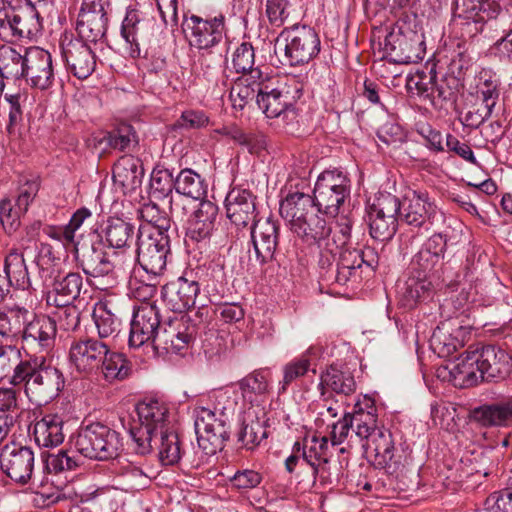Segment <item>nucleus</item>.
Segmentation results:
<instances>
[{
	"label": "nucleus",
	"mask_w": 512,
	"mask_h": 512,
	"mask_svg": "<svg viewBox=\"0 0 512 512\" xmlns=\"http://www.w3.org/2000/svg\"><path fill=\"white\" fill-rule=\"evenodd\" d=\"M4 271L14 287L23 290L30 287V279L24 256L17 249H11L6 255Z\"/></svg>",
	"instance_id": "nucleus-46"
},
{
	"label": "nucleus",
	"mask_w": 512,
	"mask_h": 512,
	"mask_svg": "<svg viewBox=\"0 0 512 512\" xmlns=\"http://www.w3.org/2000/svg\"><path fill=\"white\" fill-rule=\"evenodd\" d=\"M437 213V206L427 192L413 190L408 192L400 203V219L414 227L431 224Z\"/></svg>",
	"instance_id": "nucleus-22"
},
{
	"label": "nucleus",
	"mask_w": 512,
	"mask_h": 512,
	"mask_svg": "<svg viewBox=\"0 0 512 512\" xmlns=\"http://www.w3.org/2000/svg\"><path fill=\"white\" fill-rule=\"evenodd\" d=\"M57 310L54 312L57 327L64 331H75L80 324V312L76 306L66 304L63 306H55Z\"/></svg>",
	"instance_id": "nucleus-61"
},
{
	"label": "nucleus",
	"mask_w": 512,
	"mask_h": 512,
	"mask_svg": "<svg viewBox=\"0 0 512 512\" xmlns=\"http://www.w3.org/2000/svg\"><path fill=\"white\" fill-rule=\"evenodd\" d=\"M265 75L260 69L252 70L246 75H242L233 84L230 90V99L235 109L242 110L246 105L257 101L259 90L262 89Z\"/></svg>",
	"instance_id": "nucleus-34"
},
{
	"label": "nucleus",
	"mask_w": 512,
	"mask_h": 512,
	"mask_svg": "<svg viewBox=\"0 0 512 512\" xmlns=\"http://www.w3.org/2000/svg\"><path fill=\"white\" fill-rule=\"evenodd\" d=\"M82 286V276L76 272L56 278L53 289L47 294V304L53 306L72 304L79 296Z\"/></svg>",
	"instance_id": "nucleus-38"
},
{
	"label": "nucleus",
	"mask_w": 512,
	"mask_h": 512,
	"mask_svg": "<svg viewBox=\"0 0 512 512\" xmlns=\"http://www.w3.org/2000/svg\"><path fill=\"white\" fill-rule=\"evenodd\" d=\"M25 62V53L21 54L10 46L0 48V71L4 78H22Z\"/></svg>",
	"instance_id": "nucleus-52"
},
{
	"label": "nucleus",
	"mask_w": 512,
	"mask_h": 512,
	"mask_svg": "<svg viewBox=\"0 0 512 512\" xmlns=\"http://www.w3.org/2000/svg\"><path fill=\"white\" fill-rule=\"evenodd\" d=\"M239 388L243 397L252 402L256 396L268 391V381L262 372L255 371L239 381Z\"/></svg>",
	"instance_id": "nucleus-58"
},
{
	"label": "nucleus",
	"mask_w": 512,
	"mask_h": 512,
	"mask_svg": "<svg viewBox=\"0 0 512 512\" xmlns=\"http://www.w3.org/2000/svg\"><path fill=\"white\" fill-rule=\"evenodd\" d=\"M477 366V349H475V346H470L463 354L451 360L447 369L453 384L464 388L483 381L482 376H480V369Z\"/></svg>",
	"instance_id": "nucleus-30"
},
{
	"label": "nucleus",
	"mask_w": 512,
	"mask_h": 512,
	"mask_svg": "<svg viewBox=\"0 0 512 512\" xmlns=\"http://www.w3.org/2000/svg\"><path fill=\"white\" fill-rule=\"evenodd\" d=\"M143 176L144 169L141 161L132 155L122 156L114 164L113 181L122 188L124 193H131L139 188Z\"/></svg>",
	"instance_id": "nucleus-33"
},
{
	"label": "nucleus",
	"mask_w": 512,
	"mask_h": 512,
	"mask_svg": "<svg viewBox=\"0 0 512 512\" xmlns=\"http://www.w3.org/2000/svg\"><path fill=\"white\" fill-rule=\"evenodd\" d=\"M312 348L307 349L300 356L293 358L282 367L283 378L279 382V392L284 393L293 383L304 377L309 371L316 373L311 361Z\"/></svg>",
	"instance_id": "nucleus-43"
},
{
	"label": "nucleus",
	"mask_w": 512,
	"mask_h": 512,
	"mask_svg": "<svg viewBox=\"0 0 512 512\" xmlns=\"http://www.w3.org/2000/svg\"><path fill=\"white\" fill-rule=\"evenodd\" d=\"M174 188L177 193L194 200L201 199L206 193L200 175L191 169H184L178 174L174 180Z\"/></svg>",
	"instance_id": "nucleus-51"
},
{
	"label": "nucleus",
	"mask_w": 512,
	"mask_h": 512,
	"mask_svg": "<svg viewBox=\"0 0 512 512\" xmlns=\"http://www.w3.org/2000/svg\"><path fill=\"white\" fill-rule=\"evenodd\" d=\"M348 414L352 423L349 443L360 444L378 468L395 472L401 465L402 455L395 448L391 432L378 426L374 400L367 395L363 396L354 404L353 412Z\"/></svg>",
	"instance_id": "nucleus-1"
},
{
	"label": "nucleus",
	"mask_w": 512,
	"mask_h": 512,
	"mask_svg": "<svg viewBox=\"0 0 512 512\" xmlns=\"http://www.w3.org/2000/svg\"><path fill=\"white\" fill-rule=\"evenodd\" d=\"M174 187L172 174L168 170L153 172L150 180V194L155 199L167 197Z\"/></svg>",
	"instance_id": "nucleus-62"
},
{
	"label": "nucleus",
	"mask_w": 512,
	"mask_h": 512,
	"mask_svg": "<svg viewBox=\"0 0 512 512\" xmlns=\"http://www.w3.org/2000/svg\"><path fill=\"white\" fill-rule=\"evenodd\" d=\"M400 210L398 198L390 193L381 194L367 208L369 232L373 239L390 240L397 229V218Z\"/></svg>",
	"instance_id": "nucleus-13"
},
{
	"label": "nucleus",
	"mask_w": 512,
	"mask_h": 512,
	"mask_svg": "<svg viewBox=\"0 0 512 512\" xmlns=\"http://www.w3.org/2000/svg\"><path fill=\"white\" fill-rule=\"evenodd\" d=\"M154 448L158 449L159 460L163 465L177 464L182 457V449L175 427L167 433L159 434Z\"/></svg>",
	"instance_id": "nucleus-48"
},
{
	"label": "nucleus",
	"mask_w": 512,
	"mask_h": 512,
	"mask_svg": "<svg viewBox=\"0 0 512 512\" xmlns=\"http://www.w3.org/2000/svg\"><path fill=\"white\" fill-rule=\"evenodd\" d=\"M276 46L284 51V58L290 66L309 63L320 52V39L316 31L306 25L285 28L277 38Z\"/></svg>",
	"instance_id": "nucleus-7"
},
{
	"label": "nucleus",
	"mask_w": 512,
	"mask_h": 512,
	"mask_svg": "<svg viewBox=\"0 0 512 512\" xmlns=\"http://www.w3.org/2000/svg\"><path fill=\"white\" fill-rule=\"evenodd\" d=\"M57 333L56 320L47 315H34L25 322L22 338L29 347H35L39 352L50 350L55 342Z\"/></svg>",
	"instance_id": "nucleus-28"
},
{
	"label": "nucleus",
	"mask_w": 512,
	"mask_h": 512,
	"mask_svg": "<svg viewBox=\"0 0 512 512\" xmlns=\"http://www.w3.org/2000/svg\"><path fill=\"white\" fill-rule=\"evenodd\" d=\"M80 264L84 273L92 277L108 275L115 267L105 251L93 246L82 254Z\"/></svg>",
	"instance_id": "nucleus-45"
},
{
	"label": "nucleus",
	"mask_w": 512,
	"mask_h": 512,
	"mask_svg": "<svg viewBox=\"0 0 512 512\" xmlns=\"http://www.w3.org/2000/svg\"><path fill=\"white\" fill-rule=\"evenodd\" d=\"M196 334L197 328L188 316H175L162 324L155 340L153 355L181 353L183 350L188 349L194 341Z\"/></svg>",
	"instance_id": "nucleus-14"
},
{
	"label": "nucleus",
	"mask_w": 512,
	"mask_h": 512,
	"mask_svg": "<svg viewBox=\"0 0 512 512\" xmlns=\"http://www.w3.org/2000/svg\"><path fill=\"white\" fill-rule=\"evenodd\" d=\"M135 236V227L131 223L120 219L111 218L104 229V237L112 248L121 249L130 247Z\"/></svg>",
	"instance_id": "nucleus-44"
},
{
	"label": "nucleus",
	"mask_w": 512,
	"mask_h": 512,
	"mask_svg": "<svg viewBox=\"0 0 512 512\" xmlns=\"http://www.w3.org/2000/svg\"><path fill=\"white\" fill-rule=\"evenodd\" d=\"M8 12L9 18H6L0 29V38L3 41L30 38L40 32L42 25L39 13L31 3L12 6Z\"/></svg>",
	"instance_id": "nucleus-19"
},
{
	"label": "nucleus",
	"mask_w": 512,
	"mask_h": 512,
	"mask_svg": "<svg viewBox=\"0 0 512 512\" xmlns=\"http://www.w3.org/2000/svg\"><path fill=\"white\" fill-rule=\"evenodd\" d=\"M141 217L150 224L149 228H144L140 230V232L146 233H156L162 232L164 235H168V231L171 227V220L167 216V214L160 210V208L155 203H148L143 205L140 210Z\"/></svg>",
	"instance_id": "nucleus-55"
},
{
	"label": "nucleus",
	"mask_w": 512,
	"mask_h": 512,
	"mask_svg": "<svg viewBox=\"0 0 512 512\" xmlns=\"http://www.w3.org/2000/svg\"><path fill=\"white\" fill-rule=\"evenodd\" d=\"M108 18L102 0H83L77 15L75 29L79 40L97 43L107 31Z\"/></svg>",
	"instance_id": "nucleus-18"
},
{
	"label": "nucleus",
	"mask_w": 512,
	"mask_h": 512,
	"mask_svg": "<svg viewBox=\"0 0 512 512\" xmlns=\"http://www.w3.org/2000/svg\"><path fill=\"white\" fill-rule=\"evenodd\" d=\"M454 14L502 32L511 25L510 15L498 0H455Z\"/></svg>",
	"instance_id": "nucleus-12"
},
{
	"label": "nucleus",
	"mask_w": 512,
	"mask_h": 512,
	"mask_svg": "<svg viewBox=\"0 0 512 512\" xmlns=\"http://www.w3.org/2000/svg\"><path fill=\"white\" fill-rule=\"evenodd\" d=\"M432 280L412 273L397 284V295L401 306L411 309L420 301L429 296L432 288Z\"/></svg>",
	"instance_id": "nucleus-36"
},
{
	"label": "nucleus",
	"mask_w": 512,
	"mask_h": 512,
	"mask_svg": "<svg viewBox=\"0 0 512 512\" xmlns=\"http://www.w3.org/2000/svg\"><path fill=\"white\" fill-rule=\"evenodd\" d=\"M71 443L84 457L99 461L116 458L123 448L120 434L98 422L80 427Z\"/></svg>",
	"instance_id": "nucleus-5"
},
{
	"label": "nucleus",
	"mask_w": 512,
	"mask_h": 512,
	"mask_svg": "<svg viewBox=\"0 0 512 512\" xmlns=\"http://www.w3.org/2000/svg\"><path fill=\"white\" fill-rule=\"evenodd\" d=\"M478 369L483 381L504 379L512 368L511 356L496 345H476Z\"/></svg>",
	"instance_id": "nucleus-24"
},
{
	"label": "nucleus",
	"mask_w": 512,
	"mask_h": 512,
	"mask_svg": "<svg viewBox=\"0 0 512 512\" xmlns=\"http://www.w3.org/2000/svg\"><path fill=\"white\" fill-rule=\"evenodd\" d=\"M193 416L199 448L206 455H214L222 450L229 438L226 414L199 406L194 408Z\"/></svg>",
	"instance_id": "nucleus-8"
},
{
	"label": "nucleus",
	"mask_w": 512,
	"mask_h": 512,
	"mask_svg": "<svg viewBox=\"0 0 512 512\" xmlns=\"http://www.w3.org/2000/svg\"><path fill=\"white\" fill-rule=\"evenodd\" d=\"M279 224L271 218L256 220L251 228V242L256 260L261 264L273 259L278 245Z\"/></svg>",
	"instance_id": "nucleus-26"
},
{
	"label": "nucleus",
	"mask_w": 512,
	"mask_h": 512,
	"mask_svg": "<svg viewBox=\"0 0 512 512\" xmlns=\"http://www.w3.org/2000/svg\"><path fill=\"white\" fill-rule=\"evenodd\" d=\"M266 438L265 420L258 417L255 410L248 409L243 415L238 441L243 448L254 450Z\"/></svg>",
	"instance_id": "nucleus-41"
},
{
	"label": "nucleus",
	"mask_w": 512,
	"mask_h": 512,
	"mask_svg": "<svg viewBox=\"0 0 512 512\" xmlns=\"http://www.w3.org/2000/svg\"><path fill=\"white\" fill-rule=\"evenodd\" d=\"M446 239L441 234H433L420 250L414 255L410 263V271L421 275L432 282L441 277Z\"/></svg>",
	"instance_id": "nucleus-20"
},
{
	"label": "nucleus",
	"mask_w": 512,
	"mask_h": 512,
	"mask_svg": "<svg viewBox=\"0 0 512 512\" xmlns=\"http://www.w3.org/2000/svg\"><path fill=\"white\" fill-rule=\"evenodd\" d=\"M320 387L339 395H351L356 391V381L348 368L329 366L320 376Z\"/></svg>",
	"instance_id": "nucleus-40"
},
{
	"label": "nucleus",
	"mask_w": 512,
	"mask_h": 512,
	"mask_svg": "<svg viewBox=\"0 0 512 512\" xmlns=\"http://www.w3.org/2000/svg\"><path fill=\"white\" fill-rule=\"evenodd\" d=\"M136 252V261L141 269L146 275L152 276V279H158L166 269L167 256L170 252L169 235H164L162 232H140ZM128 261L129 264L135 261L131 254Z\"/></svg>",
	"instance_id": "nucleus-10"
},
{
	"label": "nucleus",
	"mask_w": 512,
	"mask_h": 512,
	"mask_svg": "<svg viewBox=\"0 0 512 512\" xmlns=\"http://www.w3.org/2000/svg\"><path fill=\"white\" fill-rule=\"evenodd\" d=\"M92 317L100 340L109 338L118 333L120 320L108 309L107 304H96Z\"/></svg>",
	"instance_id": "nucleus-53"
},
{
	"label": "nucleus",
	"mask_w": 512,
	"mask_h": 512,
	"mask_svg": "<svg viewBox=\"0 0 512 512\" xmlns=\"http://www.w3.org/2000/svg\"><path fill=\"white\" fill-rule=\"evenodd\" d=\"M350 195V181L338 170L322 172L315 183L314 203L318 212L336 217Z\"/></svg>",
	"instance_id": "nucleus-9"
},
{
	"label": "nucleus",
	"mask_w": 512,
	"mask_h": 512,
	"mask_svg": "<svg viewBox=\"0 0 512 512\" xmlns=\"http://www.w3.org/2000/svg\"><path fill=\"white\" fill-rule=\"evenodd\" d=\"M462 334L461 327L453 329L450 324L442 323L433 331L430 347L439 357H450L463 346V340L460 339Z\"/></svg>",
	"instance_id": "nucleus-39"
},
{
	"label": "nucleus",
	"mask_w": 512,
	"mask_h": 512,
	"mask_svg": "<svg viewBox=\"0 0 512 512\" xmlns=\"http://www.w3.org/2000/svg\"><path fill=\"white\" fill-rule=\"evenodd\" d=\"M500 80L498 76L491 70H482L478 77L477 95L482 101V105H486L494 109L499 99Z\"/></svg>",
	"instance_id": "nucleus-50"
},
{
	"label": "nucleus",
	"mask_w": 512,
	"mask_h": 512,
	"mask_svg": "<svg viewBox=\"0 0 512 512\" xmlns=\"http://www.w3.org/2000/svg\"><path fill=\"white\" fill-rule=\"evenodd\" d=\"M227 217L236 226H246L254 219V197L248 190L232 189L225 200Z\"/></svg>",
	"instance_id": "nucleus-35"
},
{
	"label": "nucleus",
	"mask_w": 512,
	"mask_h": 512,
	"mask_svg": "<svg viewBox=\"0 0 512 512\" xmlns=\"http://www.w3.org/2000/svg\"><path fill=\"white\" fill-rule=\"evenodd\" d=\"M22 361V354L17 346L0 344V381L11 372L15 374Z\"/></svg>",
	"instance_id": "nucleus-59"
},
{
	"label": "nucleus",
	"mask_w": 512,
	"mask_h": 512,
	"mask_svg": "<svg viewBox=\"0 0 512 512\" xmlns=\"http://www.w3.org/2000/svg\"><path fill=\"white\" fill-rule=\"evenodd\" d=\"M280 215L285 219L292 231L295 225H299L302 219H305L311 213L317 210L314 199L309 194L303 192H293L280 202Z\"/></svg>",
	"instance_id": "nucleus-32"
},
{
	"label": "nucleus",
	"mask_w": 512,
	"mask_h": 512,
	"mask_svg": "<svg viewBox=\"0 0 512 512\" xmlns=\"http://www.w3.org/2000/svg\"><path fill=\"white\" fill-rule=\"evenodd\" d=\"M70 367L84 376H102L113 382L128 377L130 367L122 353L113 351L110 345L94 337L74 339L69 348Z\"/></svg>",
	"instance_id": "nucleus-2"
},
{
	"label": "nucleus",
	"mask_w": 512,
	"mask_h": 512,
	"mask_svg": "<svg viewBox=\"0 0 512 512\" xmlns=\"http://www.w3.org/2000/svg\"><path fill=\"white\" fill-rule=\"evenodd\" d=\"M301 95V89L294 86L293 90L286 83H275L265 76L262 89L257 96V105L268 118H280L284 121L293 120L294 103Z\"/></svg>",
	"instance_id": "nucleus-11"
},
{
	"label": "nucleus",
	"mask_w": 512,
	"mask_h": 512,
	"mask_svg": "<svg viewBox=\"0 0 512 512\" xmlns=\"http://www.w3.org/2000/svg\"><path fill=\"white\" fill-rule=\"evenodd\" d=\"M25 60L22 78L33 87L42 90L49 88L54 81L50 53L40 47H30L25 49Z\"/></svg>",
	"instance_id": "nucleus-23"
},
{
	"label": "nucleus",
	"mask_w": 512,
	"mask_h": 512,
	"mask_svg": "<svg viewBox=\"0 0 512 512\" xmlns=\"http://www.w3.org/2000/svg\"><path fill=\"white\" fill-rule=\"evenodd\" d=\"M159 309L156 304L139 305L133 314L129 335V347L155 351V340L162 327Z\"/></svg>",
	"instance_id": "nucleus-16"
},
{
	"label": "nucleus",
	"mask_w": 512,
	"mask_h": 512,
	"mask_svg": "<svg viewBox=\"0 0 512 512\" xmlns=\"http://www.w3.org/2000/svg\"><path fill=\"white\" fill-rule=\"evenodd\" d=\"M363 264L360 257V250L345 249L340 253L337 264L336 281L339 284H345Z\"/></svg>",
	"instance_id": "nucleus-56"
},
{
	"label": "nucleus",
	"mask_w": 512,
	"mask_h": 512,
	"mask_svg": "<svg viewBox=\"0 0 512 512\" xmlns=\"http://www.w3.org/2000/svg\"><path fill=\"white\" fill-rule=\"evenodd\" d=\"M9 382L13 386L24 385L29 401L39 406L56 398L64 386L62 373L47 365L43 356L23 359Z\"/></svg>",
	"instance_id": "nucleus-3"
},
{
	"label": "nucleus",
	"mask_w": 512,
	"mask_h": 512,
	"mask_svg": "<svg viewBox=\"0 0 512 512\" xmlns=\"http://www.w3.org/2000/svg\"><path fill=\"white\" fill-rule=\"evenodd\" d=\"M28 316L29 311L19 306L0 311V335L8 339H14L21 333L23 334Z\"/></svg>",
	"instance_id": "nucleus-47"
},
{
	"label": "nucleus",
	"mask_w": 512,
	"mask_h": 512,
	"mask_svg": "<svg viewBox=\"0 0 512 512\" xmlns=\"http://www.w3.org/2000/svg\"><path fill=\"white\" fill-rule=\"evenodd\" d=\"M199 290L198 282L180 277L163 286L162 298L170 310L183 313L195 305Z\"/></svg>",
	"instance_id": "nucleus-29"
},
{
	"label": "nucleus",
	"mask_w": 512,
	"mask_h": 512,
	"mask_svg": "<svg viewBox=\"0 0 512 512\" xmlns=\"http://www.w3.org/2000/svg\"><path fill=\"white\" fill-rule=\"evenodd\" d=\"M314 211L299 225H295L292 233L308 245H317L319 249L333 252L338 245L335 239H330L331 227L326 220Z\"/></svg>",
	"instance_id": "nucleus-27"
},
{
	"label": "nucleus",
	"mask_w": 512,
	"mask_h": 512,
	"mask_svg": "<svg viewBox=\"0 0 512 512\" xmlns=\"http://www.w3.org/2000/svg\"><path fill=\"white\" fill-rule=\"evenodd\" d=\"M64 419L58 414H46L34 425L33 435L40 447L52 448L63 443Z\"/></svg>",
	"instance_id": "nucleus-37"
},
{
	"label": "nucleus",
	"mask_w": 512,
	"mask_h": 512,
	"mask_svg": "<svg viewBox=\"0 0 512 512\" xmlns=\"http://www.w3.org/2000/svg\"><path fill=\"white\" fill-rule=\"evenodd\" d=\"M328 441L329 438L326 436L305 437L303 443H295V451L301 452L302 459L314 471L331 456Z\"/></svg>",
	"instance_id": "nucleus-42"
},
{
	"label": "nucleus",
	"mask_w": 512,
	"mask_h": 512,
	"mask_svg": "<svg viewBox=\"0 0 512 512\" xmlns=\"http://www.w3.org/2000/svg\"><path fill=\"white\" fill-rule=\"evenodd\" d=\"M61 52L67 70L78 79H86L94 72L96 56L89 43L65 35L61 40Z\"/></svg>",
	"instance_id": "nucleus-21"
},
{
	"label": "nucleus",
	"mask_w": 512,
	"mask_h": 512,
	"mask_svg": "<svg viewBox=\"0 0 512 512\" xmlns=\"http://www.w3.org/2000/svg\"><path fill=\"white\" fill-rule=\"evenodd\" d=\"M347 460H339L332 458V455L313 471V476L318 479L320 484L335 485L344 477Z\"/></svg>",
	"instance_id": "nucleus-54"
},
{
	"label": "nucleus",
	"mask_w": 512,
	"mask_h": 512,
	"mask_svg": "<svg viewBox=\"0 0 512 512\" xmlns=\"http://www.w3.org/2000/svg\"><path fill=\"white\" fill-rule=\"evenodd\" d=\"M78 466L76 459L69 456L65 451H59L56 454H49L45 460V468L49 473H62L71 471Z\"/></svg>",
	"instance_id": "nucleus-64"
},
{
	"label": "nucleus",
	"mask_w": 512,
	"mask_h": 512,
	"mask_svg": "<svg viewBox=\"0 0 512 512\" xmlns=\"http://www.w3.org/2000/svg\"><path fill=\"white\" fill-rule=\"evenodd\" d=\"M114 472L117 477L122 479L123 484L131 490L144 488L150 482V477L142 467L126 459L117 462Z\"/></svg>",
	"instance_id": "nucleus-49"
},
{
	"label": "nucleus",
	"mask_w": 512,
	"mask_h": 512,
	"mask_svg": "<svg viewBox=\"0 0 512 512\" xmlns=\"http://www.w3.org/2000/svg\"><path fill=\"white\" fill-rule=\"evenodd\" d=\"M121 35L129 45L132 58L147 55L148 50L159 46L163 30L152 17H143L137 10H128L122 22Z\"/></svg>",
	"instance_id": "nucleus-6"
},
{
	"label": "nucleus",
	"mask_w": 512,
	"mask_h": 512,
	"mask_svg": "<svg viewBox=\"0 0 512 512\" xmlns=\"http://www.w3.org/2000/svg\"><path fill=\"white\" fill-rule=\"evenodd\" d=\"M471 417L482 427H509L512 425V396L474 408Z\"/></svg>",
	"instance_id": "nucleus-31"
},
{
	"label": "nucleus",
	"mask_w": 512,
	"mask_h": 512,
	"mask_svg": "<svg viewBox=\"0 0 512 512\" xmlns=\"http://www.w3.org/2000/svg\"><path fill=\"white\" fill-rule=\"evenodd\" d=\"M148 282L145 281L144 276L141 279L135 275L130 281L131 293L136 300L140 302V305L155 304L152 298L157 293V286L159 285V278L152 279V276L146 275Z\"/></svg>",
	"instance_id": "nucleus-57"
},
{
	"label": "nucleus",
	"mask_w": 512,
	"mask_h": 512,
	"mask_svg": "<svg viewBox=\"0 0 512 512\" xmlns=\"http://www.w3.org/2000/svg\"><path fill=\"white\" fill-rule=\"evenodd\" d=\"M255 63V53L252 45L248 42L241 43L232 54V65L237 73L246 75L250 73Z\"/></svg>",
	"instance_id": "nucleus-60"
},
{
	"label": "nucleus",
	"mask_w": 512,
	"mask_h": 512,
	"mask_svg": "<svg viewBox=\"0 0 512 512\" xmlns=\"http://www.w3.org/2000/svg\"><path fill=\"white\" fill-rule=\"evenodd\" d=\"M107 140L111 147L124 151L136 142V136L132 126L121 124L109 133Z\"/></svg>",
	"instance_id": "nucleus-63"
},
{
	"label": "nucleus",
	"mask_w": 512,
	"mask_h": 512,
	"mask_svg": "<svg viewBox=\"0 0 512 512\" xmlns=\"http://www.w3.org/2000/svg\"><path fill=\"white\" fill-rule=\"evenodd\" d=\"M218 215V207L211 201H201L187 220V243H201L210 239Z\"/></svg>",
	"instance_id": "nucleus-25"
},
{
	"label": "nucleus",
	"mask_w": 512,
	"mask_h": 512,
	"mask_svg": "<svg viewBox=\"0 0 512 512\" xmlns=\"http://www.w3.org/2000/svg\"><path fill=\"white\" fill-rule=\"evenodd\" d=\"M136 412L139 426L132 428L130 435L136 444V453L146 455L153 450L159 434L174 428V422L168 406L157 399L139 402Z\"/></svg>",
	"instance_id": "nucleus-4"
},
{
	"label": "nucleus",
	"mask_w": 512,
	"mask_h": 512,
	"mask_svg": "<svg viewBox=\"0 0 512 512\" xmlns=\"http://www.w3.org/2000/svg\"><path fill=\"white\" fill-rule=\"evenodd\" d=\"M182 29L191 46L209 49L221 42L225 34V17L222 14L212 18L184 14Z\"/></svg>",
	"instance_id": "nucleus-15"
},
{
	"label": "nucleus",
	"mask_w": 512,
	"mask_h": 512,
	"mask_svg": "<svg viewBox=\"0 0 512 512\" xmlns=\"http://www.w3.org/2000/svg\"><path fill=\"white\" fill-rule=\"evenodd\" d=\"M35 455L32 448L19 443L6 444L0 452V468L12 481L27 484L33 474Z\"/></svg>",
	"instance_id": "nucleus-17"
}]
</instances>
